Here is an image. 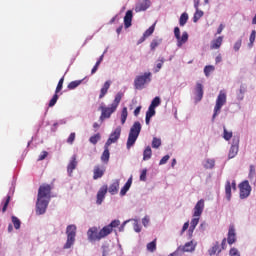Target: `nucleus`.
I'll list each match as a JSON object with an SVG mask.
<instances>
[{
  "label": "nucleus",
  "mask_w": 256,
  "mask_h": 256,
  "mask_svg": "<svg viewBox=\"0 0 256 256\" xmlns=\"http://www.w3.org/2000/svg\"><path fill=\"white\" fill-rule=\"evenodd\" d=\"M195 93H196V101H201V99H203V84L199 82L196 84Z\"/></svg>",
  "instance_id": "5701e85b"
},
{
  "label": "nucleus",
  "mask_w": 256,
  "mask_h": 256,
  "mask_svg": "<svg viewBox=\"0 0 256 256\" xmlns=\"http://www.w3.org/2000/svg\"><path fill=\"white\" fill-rule=\"evenodd\" d=\"M128 115H129V112H127V107H124L121 112V124L122 125H125Z\"/></svg>",
  "instance_id": "72a5a7b5"
},
{
  "label": "nucleus",
  "mask_w": 256,
  "mask_h": 256,
  "mask_svg": "<svg viewBox=\"0 0 256 256\" xmlns=\"http://www.w3.org/2000/svg\"><path fill=\"white\" fill-rule=\"evenodd\" d=\"M241 45H242V40L241 39L237 40L234 44V51H239L241 49Z\"/></svg>",
  "instance_id": "4d7b16f0"
},
{
  "label": "nucleus",
  "mask_w": 256,
  "mask_h": 256,
  "mask_svg": "<svg viewBox=\"0 0 256 256\" xmlns=\"http://www.w3.org/2000/svg\"><path fill=\"white\" fill-rule=\"evenodd\" d=\"M224 29H225V25L220 24L218 29H217V35H221V33H223Z\"/></svg>",
  "instance_id": "680f3d73"
},
{
  "label": "nucleus",
  "mask_w": 256,
  "mask_h": 256,
  "mask_svg": "<svg viewBox=\"0 0 256 256\" xmlns=\"http://www.w3.org/2000/svg\"><path fill=\"white\" fill-rule=\"evenodd\" d=\"M133 184V178H129L125 183L124 187L120 190V195L123 197L127 195V191L131 189V185Z\"/></svg>",
  "instance_id": "b1692460"
},
{
  "label": "nucleus",
  "mask_w": 256,
  "mask_h": 256,
  "mask_svg": "<svg viewBox=\"0 0 256 256\" xmlns=\"http://www.w3.org/2000/svg\"><path fill=\"white\" fill-rule=\"evenodd\" d=\"M109 157H110L109 146H107V144H105V149L102 153L101 161H103V163H109Z\"/></svg>",
  "instance_id": "a878e982"
},
{
  "label": "nucleus",
  "mask_w": 256,
  "mask_h": 256,
  "mask_svg": "<svg viewBox=\"0 0 256 256\" xmlns=\"http://www.w3.org/2000/svg\"><path fill=\"white\" fill-rule=\"evenodd\" d=\"M161 67H163V60H161L155 68V73H159V71H161Z\"/></svg>",
  "instance_id": "052dcab7"
},
{
  "label": "nucleus",
  "mask_w": 256,
  "mask_h": 256,
  "mask_svg": "<svg viewBox=\"0 0 256 256\" xmlns=\"http://www.w3.org/2000/svg\"><path fill=\"white\" fill-rule=\"evenodd\" d=\"M134 231H136V233H141V226H139V224H134Z\"/></svg>",
  "instance_id": "e2e57ef3"
},
{
  "label": "nucleus",
  "mask_w": 256,
  "mask_h": 256,
  "mask_svg": "<svg viewBox=\"0 0 256 256\" xmlns=\"http://www.w3.org/2000/svg\"><path fill=\"white\" fill-rule=\"evenodd\" d=\"M225 103H227V94L221 90L216 99L212 121H215V118L221 113V109Z\"/></svg>",
  "instance_id": "39448f33"
},
{
  "label": "nucleus",
  "mask_w": 256,
  "mask_h": 256,
  "mask_svg": "<svg viewBox=\"0 0 256 256\" xmlns=\"http://www.w3.org/2000/svg\"><path fill=\"white\" fill-rule=\"evenodd\" d=\"M100 139H101V134L97 133V134L91 136L89 141H90V143H92V145H97V143L99 142Z\"/></svg>",
  "instance_id": "e433bc0d"
},
{
  "label": "nucleus",
  "mask_w": 256,
  "mask_h": 256,
  "mask_svg": "<svg viewBox=\"0 0 256 256\" xmlns=\"http://www.w3.org/2000/svg\"><path fill=\"white\" fill-rule=\"evenodd\" d=\"M75 137V132H72L67 139V143H69V145H73V143H75Z\"/></svg>",
  "instance_id": "603ef678"
},
{
  "label": "nucleus",
  "mask_w": 256,
  "mask_h": 256,
  "mask_svg": "<svg viewBox=\"0 0 256 256\" xmlns=\"http://www.w3.org/2000/svg\"><path fill=\"white\" fill-rule=\"evenodd\" d=\"M161 105V98L159 96H156L151 104H150V107H152L153 109H155V107H159Z\"/></svg>",
  "instance_id": "4c0bfd02"
},
{
  "label": "nucleus",
  "mask_w": 256,
  "mask_h": 256,
  "mask_svg": "<svg viewBox=\"0 0 256 256\" xmlns=\"http://www.w3.org/2000/svg\"><path fill=\"white\" fill-rule=\"evenodd\" d=\"M140 181H147V169L142 170L140 174Z\"/></svg>",
  "instance_id": "13d9d810"
},
{
  "label": "nucleus",
  "mask_w": 256,
  "mask_h": 256,
  "mask_svg": "<svg viewBox=\"0 0 256 256\" xmlns=\"http://www.w3.org/2000/svg\"><path fill=\"white\" fill-rule=\"evenodd\" d=\"M155 115V108H152L149 106L148 111L146 112V125H149L151 123V117H154Z\"/></svg>",
  "instance_id": "cd10ccee"
},
{
  "label": "nucleus",
  "mask_w": 256,
  "mask_h": 256,
  "mask_svg": "<svg viewBox=\"0 0 256 256\" xmlns=\"http://www.w3.org/2000/svg\"><path fill=\"white\" fill-rule=\"evenodd\" d=\"M255 39H256V31L252 30L249 38V41H250L249 47H253V44L255 43Z\"/></svg>",
  "instance_id": "09e8293b"
},
{
  "label": "nucleus",
  "mask_w": 256,
  "mask_h": 256,
  "mask_svg": "<svg viewBox=\"0 0 256 256\" xmlns=\"http://www.w3.org/2000/svg\"><path fill=\"white\" fill-rule=\"evenodd\" d=\"M110 87H111V81L108 80L104 83L103 87L100 90L99 99H103V97L107 95Z\"/></svg>",
  "instance_id": "4be33fe9"
},
{
  "label": "nucleus",
  "mask_w": 256,
  "mask_h": 256,
  "mask_svg": "<svg viewBox=\"0 0 256 256\" xmlns=\"http://www.w3.org/2000/svg\"><path fill=\"white\" fill-rule=\"evenodd\" d=\"M123 99V93L118 92L114 98V101L112 104L107 107V106H101V116H100V121H104V119H109L111 118V115L117 111V107H119V103H121V100Z\"/></svg>",
  "instance_id": "f03ea898"
},
{
  "label": "nucleus",
  "mask_w": 256,
  "mask_h": 256,
  "mask_svg": "<svg viewBox=\"0 0 256 256\" xmlns=\"http://www.w3.org/2000/svg\"><path fill=\"white\" fill-rule=\"evenodd\" d=\"M255 175H256V172H255V166L254 165H250V170H249V179L252 181V179H255Z\"/></svg>",
  "instance_id": "8fccbe9b"
},
{
  "label": "nucleus",
  "mask_w": 256,
  "mask_h": 256,
  "mask_svg": "<svg viewBox=\"0 0 256 256\" xmlns=\"http://www.w3.org/2000/svg\"><path fill=\"white\" fill-rule=\"evenodd\" d=\"M155 32V24L150 26L145 32H144V37H151V34Z\"/></svg>",
  "instance_id": "49530a36"
},
{
  "label": "nucleus",
  "mask_w": 256,
  "mask_h": 256,
  "mask_svg": "<svg viewBox=\"0 0 256 256\" xmlns=\"http://www.w3.org/2000/svg\"><path fill=\"white\" fill-rule=\"evenodd\" d=\"M49 155L48 151H42V153L38 157V161H43L47 159V156Z\"/></svg>",
  "instance_id": "6e6d98bb"
},
{
  "label": "nucleus",
  "mask_w": 256,
  "mask_h": 256,
  "mask_svg": "<svg viewBox=\"0 0 256 256\" xmlns=\"http://www.w3.org/2000/svg\"><path fill=\"white\" fill-rule=\"evenodd\" d=\"M149 7H151V1L150 0H140L136 4L134 11L136 13H141L143 11H147V9H149Z\"/></svg>",
  "instance_id": "f8f14e48"
},
{
  "label": "nucleus",
  "mask_w": 256,
  "mask_h": 256,
  "mask_svg": "<svg viewBox=\"0 0 256 256\" xmlns=\"http://www.w3.org/2000/svg\"><path fill=\"white\" fill-rule=\"evenodd\" d=\"M188 229H189V222H185L183 227H182V232L181 233L183 234V232L188 230Z\"/></svg>",
  "instance_id": "69168bd1"
},
{
  "label": "nucleus",
  "mask_w": 256,
  "mask_h": 256,
  "mask_svg": "<svg viewBox=\"0 0 256 256\" xmlns=\"http://www.w3.org/2000/svg\"><path fill=\"white\" fill-rule=\"evenodd\" d=\"M231 137H233V132L227 131V128L224 127V136L225 141H230Z\"/></svg>",
  "instance_id": "3c124183"
},
{
  "label": "nucleus",
  "mask_w": 256,
  "mask_h": 256,
  "mask_svg": "<svg viewBox=\"0 0 256 256\" xmlns=\"http://www.w3.org/2000/svg\"><path fill=\"white\" fill-rule=\"evenodd\" d=\"M205 169H213L215 167V160L207 159L206 163L204 164Z\"/></svg>",
  "instance_id": "a19ab883"
},
{
  "label": "nucleus",
  "mask_w": 256,
  "mask_h": 256,
  "mask_svg": "<svg viewBox=\"0 0 256 256\" xmlns=\"http://www.w3.org/2000/svg\"><path fill=\"white\" fill-rule=\"evenodd\" d=\"M147 249H148L151 253H153V251H156V249H157V240H154V241L148 243V244H147Z\"/></svg>",
  "instance_id": "58836bf2"
},
{
  "label": "nucleus",
  "mask_w": 256,
  "mask_h": 256,
  "mask_svg": "<svg viewBox=\"0 0 256 256\" xmlns=\"http://www.w3.org/2000/svg\"><path fill=\"white\" fill-rule=\"evenodd\" d=\"M159 45H161V40H157V39L152 40L150 44L151 51H155V49H157Z\"/></svg>",
  "instance_id": "c03bdc74"
},
{
  "label": "nucleus",
  "mask_w": 256,
  "mask_h": 256,
  "mask_svg": "<svg viewBox=\"0 0 256 256\" xmlns=\"http://www.w3.org/2000/svg\"><path fill=\"white\" fill-rule=\"evenodd\" d=\"M133 23V11L128 10L124 16V27L125 29H129Z\"/></svg>",
  "instance_id": "a211bd4d"
},
{
  "label": "nucleus",
  "mask_w": 256,
  "mask_h": 256,
  "mask_svg": "<svg viewBox=\"0 0 256 256\" xmlns=\"http://www.w3.org/2000/svg\"><path fill=\"white\" fill-rule=\"evenodd\" d=\"M107 190H108L107 185H103L99 189L97 193V200H96L97 205H101V203H103V200L105 199V195H107Z\"/></svg>",
  "instance_id": "f3484780"
},
{
  "label": "nucleus",
  "mask_w": 256,
  "mask_h": 256,
  "mask_svg": "<svg viewBox=\"0 0 256 256\" xmlns=\"http://www.w3.org/2000/svg\"><path fill=\"white\" fill-rule=\"evenodd\" d=\"M174 36L177 39V47H183V45L189 41V34L187 32H183L181 36V30L179 27L174 28Z\"/></svg>",
  "instance_id": "6e6552de"
},
{
  "label": "nucleus",
  "mask_w": 256,
  "mask_h": 256,
  "mask_svg": "<svg viewBox=\"0 0 256 256\" xmlns=\"http://www.w3.org/2000/svg\"><path fill=\"white\" fill-rule=\"evenodd\" d=\"M170 156L169 155H165L162 157V159L159 162V165H165V163H167V161H169Z\"/></svg>",
  "instance_id": "bf43d9fd"
},
{
  "label": "nucleus",
  "mask_w": 256,
  "mask_h": 256,
  "mask_svg": "<svg viewBox=\"0 0 256 256\" xmlns=\"http://www.w3.org/2000/svg\"><path fill=\"white\" fill-rule=\"evenodd\" d=\"M221 249L219 248V243L217 242L216 245H214L210 250H209V255H215L216 253H219Z\"/></svg>",
  "instance_id": "37998d69"
},
{
  "label": "nucleus",
  "mask_w": 256,
  "mask_h": 256,
  "mask_svg": "<svg viewBox=\"0 0 256 256\" xmlns=\"http://www.w3.org/2000/svg\"><path fill=\"white\" fill-rule=\"evenodd\" d=\"M197 247V243H194L193 241L187 242L184 246H180L176 253H179V251H182L183 253H193L195 251V248Z\"/></svg>",
  "instance_id": "ddd939ff"
},
{
  "label": "nucleus",
  "mask_w": 256,
  "mask_h": 256,
  "mask_svg": "<svg viewBox=\"0 0 256 256\" xmlns=\"http://www.w3.org/2000/svg\"><path fill=\"white\" fill-rule=\"evenodd\" d=\"M81 83H83V80H75L72 81L68 84V89L69 91H73V89H77V87H79V85H81Z\"/></svg>",
  "instance_id": "2f4dec72"
},
{
  "label": "nucleus",
  "mask_w": 256,
  "mask_h": 256,
  "mask_svg": "<svg viewBox=\"0 0 256 256\" xmlns=\"http://www.w3.org/2000/svg\"><path fill=\"white\" fill-rule=\"evenodd\" d=\"M57 101H59V95H57V93H55L52 97V99L50 100L48 107H55Z\"/></svg>",
  "instance_id": "79ce46f5"
},
{
  "label": "nucleus",
  "mask_w": 256,
  "mask_h": 256,
  "mask_svg": "<svg viewBox=\"0 0 256 256\" xmlns=\"http://www.w3.org/2000/svg\"><path fill=\"white\" fill-rule=\"evenodd\" d=\"M108 191L110 195H117V193H119V179L113 181V183L109 186Z\"/></svg>",
  "instance_id": "412c9836"
},
{
  "label": "nucleus",
  "mask_w": 256,
  "mask_h": 256,
  "mask_svg": "<svg viewBox=\"0 0 256 256\" xmlns=\"http://www.w3.org/2000/svg\"><path fill=\"white\" fill-rule=\"evenodd\" d=\"M53 186L51 184H42L38 189L36 213L37 215H44L49 207V201H51V191Z\"/></svg>",
  "instance_id": "f257e3e1"
},
{
  "label": "nucleus",
  "mask_w": 256,
  "mask_h": 256,
  "mask_svg": "<svg viewBox=\"0 0 256 256\" xmlns=\"http://www.w3.org/2000/svg\"><path fill=\"white\" fill-rule=\"evenodd\" d=\"M201 17H203V11H201L199 9L196 10L194 17H193L194 23H197V21H199Z\"/></svg>",
  "instance_id": "a18cd8bd"
},
{
  "label": "nucleus",
  "mask_w": 256,
  "mask_h": 256,
  "mask_svg": "<svg viewBox=\"0 0 256 256\" xmlns=\"http://www.w3.org/2000/svg\"><path fill=\"white\" fill-rule=\"evenodd\" d=\"M204 209H205V200L201 199L196 203L194 207L193 217H201V215H203Z\"/></svg>",
  "instance_id": "4468645a"
},
{
  "label": "nucleus",
  "mask_w": 256,
  "mask_h": 256,
  "mask_svg": "<svg viewBox=\"0 0 256 256\" xmlns=\"http://www.w3.org/2000/svg\"><path fill=\"white\" fill-rule=\"evenodd\" d=\"M67 241L64 249H71L75 245V237H77V226L75 224L68 225L66 228Z\"/></svg>",
  "instance_id": "20e7f679"
},
{
  "label": "nucleus",
  "mask_w": 256,
  "mask_h": 256,
  "mask_svg": "<svg viewBox=\"0 0 256 256\" xmlns=\"http://www.w3.org/2000/svg\"><path fill=\"white\" fill-rule=\"evenodd\" d=\"M201 0H194V8L196 10H199V3H200Z\"/></svg>",
  "instance_id": "774afa93"
},
{
  "label": "nucleus",
  "mask_w": 256,
  "mask_h": 256,
  "mask_svg": "<svg viewBox=\"0 0 256 256\" xmlns=\"http://www.w3.org/2000/svg\"><path fill=\"white\" fill-rule=\"evenodd\" d=\"M151 81V72H146L144 75H139L134 80L135 89H143L146 83Z\"/></svg>",
  "instance_id": "0eeeda50"
},
{
  "label": "nucleus",
  "mask_w": 256,
  "mask_h": 256,
  "mask_svg": "<svg viewBox=\"0 0 256 256\" xmlns=\"http://www.w3.org/2000/svg\"><path fill=\"white\" fill-rule=\"evenodd\" d=\"M11 219H12L14 228L16 230L21 229V220H19V218H17L16 216H12Z\"/></svg>",
  "instance_id": "c9c22d12"
},
{
  "label": "nucleus",
  "mask_w": 256,
  "mask_h": 256,
  "mask_svg": "<svg viewBox=\"0 0 256 256\" xmlns=\"http://www.w3.org/2000/svg\"><path fill=\"white\" fill-rule=\"evenodd\" d=\"M153 149H159L161 147V139L154 137L152 140Z\"/></svg>",
  "instance_id": "ea45409f"
},
{
  "label": "nucleus",
  "mask_w": 256,
  "mask_h": 256,
  "mask_svg": "<svg viewBox=\"0 0 256 256\" xmlns=\"http://www.w3.org/2000/svg\"><path fill=\"white\" fill-rule=\"evenodd\" d=\"M230 256H241V253L237 248H231L229 251Z\"/></svg>",
  "instance_id": "864d4df0"
},
{
  "label": "nucleus",
  "mask_w": 256,
  "mask_h": 256,
  "mask_svg": "<svg viewBox=\"0 0 256 256\" xmlns=\"http://www.w3.org/2000/svg\"><path fill=\"white\" fill-rule=\"evenodd\" d=\"M223 44V36H219L217 39L213 40L211 42V49H219L221 45Z\"/></svg>",
  "instance_id": "393cba45"
},
{
  "label": "nucleus",
  "mask_w": 256,
  "mask_h": 256,
  "mask_svg": "<svg viewBox=\"0 0 256 256\" xmlns=\"http://www.w3.org/2000/svg\"><path fill=\"white\" fill-rule=\"evenodd\" d=\"M199 219L200 217H194L191 222H190V228H189V233H193V231H195V227H197V225H199Z\"/></svg>",
  "instance_id": "7c9ffc66"
},
{
  "label": "nucleus",
  "mask_w": 256,
  "mask_h": 256,
  "mask_svg": "<svg viewBox=\"0 0 256 256\" xmlns=\"http://www.w3.org/2000/svg\"><path fill=\"white\" fill-rule=\"evenodd\" d=\"M225 193L228 201H231V182L227 181L225 185Z\"/></svg>",
  "instance_id": "473e14b6"
},
{
  "label": "nucleus",
  "mask_w": 256,
  "mask_h": 256,
  "mask_svg": "<svg viewBox=\"0 0 256 256\" xmlns=\"http://www.w3.org/2000/svg\"><path fill=\"white\" fill-rule=\"evenodd\" d=\"M213 71H215V66H213V65L205 66L204 75L206 77H209L211 75V73H213Z\"/></svg>",
  "instance_id": "f704fd0d"
},
{
  "label": "nucleus",
  "mask_w": 256,
  "mask_h": 256,
  "mask_svg": "<svg viewBox=\"0 0 256 256\" xmlns=\"http://www.w3.org/2000/svg\"><path fill=\"white\" fill-rule=\"evenodd\" d=\"M105 166L103 165H96L94 166L93 169V179L95 181H97V179H101V177H103V175H105Z\"/></svg>",
  "instance_id": "2eb2a0df"
},
{
  "label": "nucleus",
  "mask_w": 256,
  "mask_h": 256,
  "mask_svg": "<svg viewBox=\"0 0 256 256\" xmlns=\"http://www.w3.org/2000/svg\"><path fill=\"white\" fill-rule=\"evenodd\" d=\"M245 93H247V85L241 84L240 89H239V94L237 95L239 101H243L245 97Z\"/></svg>",
  "instance_id": "c756f323"
},
{
  "label": "nucleus",
  "mask_w": 256,
  "mask_h": 256,
  "mask_svg": "<svg viewBox=\"0 0 256 256\" xmlns=\"http://www.w3.org/2000/svg\"><path fill=\"white\" fill-rule=\"evenodd\" d=\"M11 201V196H7L6 201L2 208V213H5L7 211V207H9V202Z\"/></svg>",
  "instance_id": "5fc2aeb1"
},
{
  "label": "nucleus",
  "mask_w": 256,
  "mask_h": 256,
  "mask_svg": "<svg viewBox=\"0 0 256 256\" xmlns=\"http://www.w3.org/2000/svg\"><path fill=\"white\" fill-rule=\"evenodd\" d=\"M237 153H239V139L236 140L235 144H232L228 154L229 159L236 157Z\"/></svg>",
  "instance_id": "aec40b11"
},
{
  "label": "nucleus",
  "mask_w": 256,
  "mask_h": 256,
  "mask_svg": "<svg viewBox=\"0 0 256 256\" xmlns=\"http://www.w3.org/2000/svg\"><path fill=\"white\" fill-rule=\"evenodd\" d=\"M77 155H73L71 157V160L67 166V171L69 175H72L73 171H75V169H77Z\"/></svg>",
  "instance_id": "6ab92c4d"
},
{
  "label": "nucleus",
  "mask_w": 256,
  "mask_h": 256,
  "mask_svg": "<svg viewBox=\"0 0 256 256\" xmlns=\"http://www.w3.org/2000/svg\"><path fill=\"white\" fill-rule=\"evenodd\" d=\"M121 137V126H118L111 134L108 140L106 141L105 145L106 147H110V145H113V143H117L119 141V138Z\"/></svg>",
  "instance_id": "9d476101"
},
{
  "label": "nucleus",
  "mask_w": 256,
  "mask_h": 256,
  "mask_svg": "<svg viewBox=\"0 0 256 256\" xmlns=\"http://www.w3.org/2000/svg\"><path fill=\"white\" fill-rule=\"evenodd\" d=\"M87 237L88 241H101V233L99 231V228L97 227H91L87 231Z\"/></svg>",
  "instance_id": "9b49d317"
},
{
  "label": "nucleus",
  "mask_w": 256,
  "mask_h": 256,
  "mask_svg": "<svg viewBox=\"0 0 256 256\" xmlns=\"http://www.w3.org/2000/svg\"><path fill=\"white\" fill-rule=\"evenodd\" d=\"M153 155V151L151 150V146H147L143 152V161H149Z\"/></svg>",
  "instance_id": "bb28decb"
},
{
  "label": "nucleus",
  "mask_w": 256,
  "mask_h": 256,
  "mask_svg": "<svg viewBox=\"0 0 256 256\" xmlns=\"http://www.w3.org/2000/svg\"><path fill=\"white\" fill-rule=\"evenodd\" d=\"M65 82V77H62L56 87L55 93L58 94L63 89V83Z\"/></svg>",
  "instance_id": "de8ad7c7"
},
{
  "label": "nucleus",
  "mask_w": 256,
  "mask_h": 256,
  "mask_svg": "<svg viewBox=\"0 0 256 256\" xmlns=\"http://www.w3.org/2000/svg\"><path fill=\"white\" fill-rule=\"evenodd\" d=\"M98 69H99V66L97 64H95L94 67L91 70V75H95V73H97Z\"/></svg>",
  "instance_id": "0e129e2a"
},
{
  "label": "nucleus",
  "mask_w": 256,
  "mask_h": 256,
  "mask_svg": "<svg viewBox=\"0 0 256 256\" xmlns=\"http://www.w3.org/2000/svg\"><path fill=\"white\" fill-rule=\"evenodd\" d=\"M121 225V221L113 220L110 224L104 226L100 231V238L105 239V237H109L113 233V229H117Z\"/></svg>",
  "instance_id": "423d86ee"
},
{
  "label": "nucleus",
  "mask_w": 256,
  "mask_h": 256,
  "mask_svg": "<svg viewBox=\"0 0 256 256\" xmlns=\"http://www.w3.org/2000/svg\"><path fill=\"white\" fill-rule=\"evenodd\" d=\"M240 189V199H247L249 195H251V185H249V181L245 180L239 184Z\"/></svg>",
  "instance_id": "1a4fd4ad"
},
{
  "label": "nucleus",
  "mask_w": 256,
  "mask_h": 256,
  "mask_svg": "<svg viewBox=\"0 0 256 256\" xmlns=\"http://www.w3.org/2000/svg\"><path fill=\"white\" fill-rule=\"evenodd\" d=\"M139 113H141V106H138V107L134 110V115H135V117L139 116Z\"/></svg>",
  "instance_id": "338daca9"
},
{
  "label": "nucleus",
  "mask_w": 256,
  "mask_h": 256,
  "mask_svg": "<svg viewBox=\"0 0 256 256\" xmlns=\"http://www.w3.org/2000/svg\"><path fill=\"white\" fill-rule=\"evenodd\" d=\"M141 133V122L136 121L130 128V132L128 134V139H127V149H131L139 138V135Z\"/></svg>",
  "instance_id": "7ed1b4c3"
},
{
  "label": "nucleus",
  "mask_w": 256,
  "mask_h": 256,
  "mask_svg": "<svg viewBox=\"0 0 256 256\" xmlns=\"http://www.w3.org/2000/svg\"><path fill=\"white\" fill-rule=\"evenodd\" d=\"M187 21H189V14H187V12H184L181 14L179 19L180 27H185V25H187Z\"/></svg>",
  "instance_id": "c85d7f7f"
},
{
  "label": "nucleus",
  "mask_w": 256,
  "mask_h": 256,
  "mask_svg": "<svg viewBox=\"0 0 256 256\" xmlns=\"http://www.w3.org/2000/svg\"><path fill=\"white\" fill-rule=\"evenodd\" d=\"M237 241V234L235 233V226L230 225L228 230L227 243L233 245Z\"/></svg>",
  "instance_id": "dca6fc26"
}]
</instances>
